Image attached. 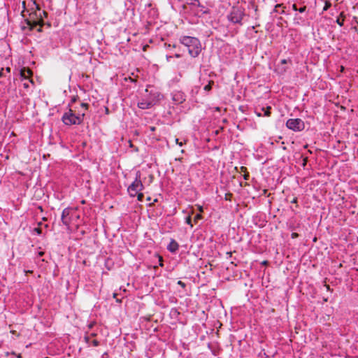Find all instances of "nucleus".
<instances>
[{"label": "nucleus", "mask_w": 358, "mask_h": 358, "mask_svg": "<svg viewBox=\"0 0 358 358\" xmlns=\"http://www.w3.org/2000/svg\"><path fill=\"white\" fill-rule=\"evenodd\" d=\"M85 114L80 111H76V108L69 104V109L65 112L62 117V122L67 126L79 125L83 123Z\"/></svg>", "instance_id": "f257e3e1"}, {"label": "nucleus", "mask_w": 358, "mask_h": 358, "mask_svg": "<svg viewBox=\"0 0 358 358\" xmlns=\"http://www.w3.org/2000/svg\"><path fill=\"white\" fill-rule=\"evenodd\" d=\"M180 42L187 48L189 54L192 57H198L201 52V42L196 37L184 36L180 37Z\"/></svg>", "instance_id": "f03ea898"}, {"label": "nucleus", "mask_w": 358, "mask_h": 358, "mask_svg": "<svg viewBox=\"0 0 358 358\" xmlns=\"http://www.w3.org/2000/svg\"><path fill=\"white\" fill-rule=\"evenodd\" d=\"M143 189V185L140 180V173L138 172L135 180L128 187L127 191L131 196L134 197Z\"/></svg>", "instance_id": "7ed1b4c3"}, {"label": "nucleus", "mask_w": 358, "mask_h": 358, "mask_svg": "<svg viewBox=\"0 0 358 358\" xmlns=\"http://www.w3.org/2000/svg\"><path fill=\"white\" fill-rule=\"evenodd\" d=\"M286 126L295 131H302L305 127L304 122L299 118L289 119L286 122Z\"/></svg>", "instance_id": "20e7f679"}, {"label": "nucleus", "mask_w": 358, "mask_h": 358, "mask_svg": "<svg viewBox=\"0 0 358 358\" xmlns=\"http://www.w3.org/2000/svg\"><path fill=\"white\" fill-rule=\"evenodd\" d=\"M244 16L243 11L240 8H233L230 14L228 15V19L234 24H241Z\"/></svg>", "instance_id": "39448f33"}, {"label": "nucleus", "mask_w": 358, "mask_h": 358, "mask_svg": "<svg viewBox=\"0 0 358 358\" xmlns=\"http://www.w3.org/2000/svg\"><path fill=\"white\" fill-rule=\"evenodd\" d=\"M162 94L160 93H157L155 96L157 100H142L138 103V107L141 109H148L152 107L156 104L157 101H158L161 99Z\"/></svg>", "instance_id": "423d86ee"}, {"label": "nucleus", "mask_w": 358, "mask_h": 358, "mask_svg": "<svg viewBox=\"0 0 358 358\" xmlns=\"http://www.w3.org/2000/svg\"><path fill=\"white\" fill-rule=\"evenodd\" d=\"M172 100L175 104H181L186 100V96L181 91H174L172 93Z\"/></svg>", "instance_id": "0eeeda50"}, {"label": "nucleus", "mask_w": 358, "mask_h": 358, "mask_svg": "<svg viewBox=\"0 0 358 358\" xmlns=\"http://www.w3.org/2000/svg\"><path fill=\"white\" fill-rule=\"evenodd\" d=\"M187 6L189 7L190 11L194 15V12L200 6V1L199 0H186L184 7L187 8Z\"/></svg>", "instance_id": "6e6552de"}, {"label": "nucleus", "mask_w": 358, "mask_h": 358, "mask_svg": "<svg viewBox=\"0 0 358 358\" xmlns=\"http://www.w3.org/2000/svg\"><path fill=\"white\" fill-rule=\"evenodd\" d=\"M70 212L71 209L69 208H66L63 210L62 213V222L66 226H69L71 222V218L69 217Z\"/></svg>", "instance_id": "1a4fd4ad"}, {"label": "nucleus", "mask_w": 358, "mask_h": 358, "mask_svg": "<svg viewBox=\"0 0 358 358\" xmlns=\"http://www.w3.org/2000/svg\"><path fill=\"white\" fill-rule=\"evenodd\" d=\"M210 10L200 3V6L194 12V15L201 17L204 14H209Z\"/></svg>", "instance_id": "9d476101"}, {"label": "nucleus", "mask_w": 358, "mask_h": 358, "mask_svg": "<svg viewBox=\"0 0 358 358\" xmlns=\"http://www.w3.org/2000/svg\"><path fill=\"white\" fill-rule=\"evenodd\" d=\"M179 249V244L174 240L171 239L167 245V250L171 253H176Z\"/></svg>", "instance_id": "9b49d317"}, {"label": "nucleus", "mask_w": 358, "mask_h": 358, "mask_svg": "<svg viewBox=\"0 0 358 358\" xmlns=\"http://www.w3.org/2000/svg\"><path fill=\"white\" fill-rule=\"evenodd\" d=\"M85 341L89 345H92L93 346H95V347L99 345V342L97 340H96V339H94V340L91 341L90 336H85Z\"/></svg>", "instance_id": "f8f14e48"}, {"label": "nucleus", "mask_w": 358, "mask_h": 358, "mask_svg": "<svg viewBox=\"0 0 358 358\" xmlns=\"http://www.w3.org/2000/svg\"><path fill=\"white\" fill-rule=\"evenodd\" d=\"M41 13H43V15H44L45 17H47V15H48V14H47V13H46L45 11L43 10V11H42L41 13H40V14H39V15H40V17H41V19H40L38 22H34V24H33V25H31V23H30V22L29 21V22H28V24H29V25H31V26H36V25H38V24H41V25H42V24H43V20H42V18H41Z\"/></svg>", "instance_id": "ddd939ff"}, {"label": "nucleus", "mask_w": 358, "mask_h": 358, "mask_svg": "<svg viewBox=\"0 0 358 358\" xmlns=\"http://www.w3.org/2000/svg\"><path fill=\"white\" fill-rule=\"evenodd\" d=\"M89 105L85 103H81L80 105V108L76 110V111H80V113H83L85 115V112L87 110Z\"/></svg>", "instance_id": "4468645a"}, {"label": "nucleus", "mask_w": 358, "mask_h": 358, "mask_svg": "<svg viewBox=\"0 0 358 358\" xmlns=\"http://www.w3.org/2000/svg\"><path fill=\"white\" fill-rule=\"evenodd\" d=\"M305 22V19L303 18L302 17L298 15L297 14H296L294 18V23L295 24H301V23H303Z\"/></svg>", "instance_id": "2eb2a0df"}, {"label": "nucleus", "mask_w": 358, "mask_h": 358, "mask_svg": "<svg viewBox=\"0 0 358 358\" xmlns=\"http://www.w3.org/2000/svg\"><path fill=\"white\" fill-rule=\"evenodd\" d=\"M336 23L340 25L341 27L343 26L344 23V15L343 13L340 14V16L336 20Z\"/></svg>", "instance_id": "dca6fc26"}, {"label": "nucleus", "mask_w": 358, "mask_h": 358, "mask_svg": "<svg viewBox=\"0 0 358 358\" xmlns=\"http://www.w3.org/2000/svg\"><path fill=\"white\" fill-rule=\"evenodd\" d=\"M271 109V108L270 106H268L266 108H262V110L264 112V115L266 116V117L270 116V115H271L270 110Z\"/></svg>", "instance_id": "f3484780"}, {"label": "nucleus", "mask_w": 358, "mask_h": 358, "mask_svg": "<svg viewBox=\"0 0 358 358\" xmlns=\"http://www.w3.org/2000/svg\"><path fill=\"white\" fill-rule=\"evenodd\" d=\"M185 222H186L187 224L190 225V227H193V224H192V218H191V216H189V215L188 217H186V221H185Z\"/></svg>", "instance_id": "a211bd4d"}, {"label": "nucleus", "mask_w": 358, "mask_h": 358, "mask_svg": "<svg viewBox=\"0 0 358 358\" xmlns=\"http://www.w3.org/2000/svg\"><path fill=\"white\" fill-rule=\"evenodd\" d=\"M137 196V199L138 201H141L143 199V193H141L140 192L136 194Z\"/></svg>", "instance_id": "6ab92c4d"}, {"label": "nucleus", "mask_w": 358, "mask_h": 358, "mask_svg": "<svg viewBox=\"0 0 358 358\" xmlns=\"http://www.w3.org/2000/svg\"><path fill=\"white\" fill-rule=\"evenodd\" d=\"M212 87H211V83L210 82L208 85H206L205 87H204V90L206 91H210L211 90Z\"/></svg>", "instance_id": "aec40b11"}, {"label": "nucleus", "mask_w": 358, "mask_h": 358, "mask_svg": "<svg viewBox=\"0 0 358 358\" xmlns=\"http://www.w3.org/2000/svg\"><path fill=\"white\" fill-rule=\"evenodd\" d=\"M282 7V4H277L275 6V8H274V12H276V13H279L280 11L278 10V8H281Z\"/></svg>", "instance_id": "412c9836"}, {"label": "nucleus", "mask_w": 358, "mask_h": 358, "mask_svg": "<svg viewBox=\"0 0 358 358\" xmlns=\"http://www.w3.org/2000/svg\"><path fill=\"white\" fill-rule=\"evenodd\" d=\"M6 74L4 72V69L2 68L1 69H0V78L6 77Z\"/></svg>", "instance_id": "4be33fe9"}, {"label": "nucleus", "mask_w": 358, "mask_h": 358, "mask_svg": "<svg viewBox=\"0 0 358 358\" xmlns=\"http://www.w3.org/2000/svg\"><path fill=\"white\" fill-rule=\"evenodd\" d=\"M200 219H201V215L200 214H196V215L194 216V222H195L196 223V222H197L199 220H200Z\"/></svg>", "instance_id": "5701e85b"}, {"label": "nucleus", "mask_w": 358, "mask_h": 358, "mask_svg": "<svg viewBox=\"0 0 358 358\" xmlns=\"http://www.w3.org/2000/svg\"><path fill=\"white\" fill-rule=\"evenodd\" d=\"M306 10V6H305L303 7H301L300 8H298V11L301 13L305 12Z\"/></svg>", "instance_id": "b1692460"}, {"label": "nucleus", "mask_w": 358, "mask_h": 358, "mask_svg": "<svg viewBox=\"0 0 358 358\" xmlns=\"http://www.w3.org/2000/svg\"><path fill=\"white\" fill-rule=\"evenodd\" d=\"M177 283H178V285H179L180 286H181L182 288H185V286H186L185 283V282H182V281H181V280H178Z\"/></svg>", "instance_id": "393cba45"}, {"label": "nucleus", "mask_w": 358, "mask_h": 358, "mask_svg": "<svg viewBox=\"0 0 358 358\" xmlns=\"http://www.w3.org/2000/svg\"><path fill=\"white\" fill-rule=\"evenodd\" d=\"M77 100V97L76 96H73L71 100V103H69V104H71V106H73V103H75Z\"/></svg>", "instance_id": "a878e982"}, {"label": "nucleus", "mask_w": 358, "mask_h": 358, "mask_svg": "<svg viewBox=\"0 0 358 358\" xmlns=\"http://www.w3.org/2000/svg\"><path fill=\"white\" fill-rule=\"evenodd\" d=\"M175 141H176V143L179 146H182V145H183V143H182V142H179L178 138H176V139H175Z\"/></svg>", "instance_id": "bb28decb"}, {"label": "nucleus", "mask_w": 358, "mask_h": 358, "mask_svg": "<svg viewBox=\"0 0 358 358\" xmlns=\"http://www.w3.org/2000/svg\"><path fill=\"white\" fill-rule=\"evenodd\" d=\"M34 231L38 234H41V229H39V228H35Z\"/></svg>", "instance_id": "cd10ccee"}, {"label": "nucleus", "mask_w": 358, "mask_h": 358, "mask_svg": "<svg viewBox=\"0 0 358 358\" xmlns=\"http://www.w3.org/2000/svg\"><path fill=\"white\" fill-rule=\"evenodd\" d=\"M20 75H21V77H22L23 78H25V79L27 78L24 71H21Z\"/></svg>", "instance_id": "c85d7f7f"}, {"label": "nucleus", "mask_w": 358, "mask_h": 358, "mask_svg": "<svg viewBox=\"0 0 358 358\" xmlns=\"http://www.w3.org/2000/svg\"><path fill=\"white\" fill-rule=\"evenodd\" d=\"M330 6H331V4H330V3H329V4H328L327 3H326L325 6L324 7V10H327V9H328V8H329Z\"/></svg>", "instance_id": "c756f323"}, {"label": "nucleus", "mask_w": 358, "mask_h": 358, "mask_svg": "<svg viewBox=\"0 0 358 358\" xmlns=\"http://www.w3.org/2000/svg\"><path fill=\"white\" fill-rule=\"evenodd\" d=\"M6 71V73H9L10 72V68L7 67L4 69V72Z\"/></svg>", "instance_id": "7c9ffc66"}, {"label": "nucleus", "mask_w": 358, "mask_h": 358, "mask_svg": "<svg viewBox=\"0 0 358 358\" xmlns=\"http://www.w3.org/2000/svg\"><path fill=\"white\" fill-rule=\"evenodd\" d=\"M152 180H153V176L150 175L149 176V183H151L152 182Z\"/></svg>", "instance_id": "2f4dec72"}, {"label": "nucleus", "mask_w": 358, "mask_h": 358, "mask_svg": "<svg viewBox=\"0 0 358 358\" xmlns=\"http://www.w3.org/2000/svg\"><path fill=\"white\" fill-rule=\"evenodd\" d=\"M292 9H293L294 10H298V8H297V6H296V4H293V5H292Z\"/></svg>", "instance_id": "473e14b6"}, {"label": "nucleus", "mask_w": 358, "mask_h": 358, "mask_svg": "<svg viewBox=\"0 0 358 358\" xmlns=\"http://www.w3.org/2000/svg\"><path fill=\"white\" fill-rule=\"evenodd\" d=\"M287 60L285 59L281 60V64H287Z\"/></svg>", "instance_id": "72a5a7b5"}, {"label": "nucleus", "mask_w": 358, "mask_h": 358, "mask_svg": "<svg viewBox=\"0 0 358 358\" xmlns=\"http://www.w3.org/2000/svg\"><path fill=\"white\" fill-rule=\"evenodd\" d=\"M307 161H308L307 158H304V159H303V166H306V163H307Z\"/></svg>", "instance_id": "f704fd0d"}, {"label": "nucleus", "mask_w": 358, "mask_h": 358, "mask_svg": "<svg viewBox=\"0 0 358 358\" xmlns=\"http://www.w3.org/2000/svg\"><path fill=\"white\" fill-rule=\"evenodd\" d=\"M159 265H160L161 266H163V264H162V257H159Z\"/></svg>", "instance_id": "c9c22d12"}, {"label": "nucleus", "mask_w": 358, "mask_h": 358, "mask_svg": "<svg viewBox=\"0 0 358 358\" xmlns=\"http://www.w3.org/2000/svg\"><path fill=\"white\" fill-rule=\"evenodd\" d=\"M159 265H160L161 266H163V264H162V257H159Z\"/></svg>", "instance_id": "e433bc0d"}, {"label": "nucleus", "mask_w": 358, "mask_h": 358, "mask_svg": "<svg viewBox=\"0 0 358 358\" xmlns=\"http://www.w3.org/2000/svg\"><path fill=\"white\" fill-rule=\"evenodd\" d=\"M174 57H176V58H180L181 57V55L180 54H176L174 55Z\"/></svg>", "instance_id": "4c0bfd02"}, {"label": "nucleus", "mask_w": 358, "mask_h": 358, "mask_svg": "<svg viewBox=\"0 0 358 358\" xmlns=\"http://www.w3.org/2000/svg\"><path fill=\"white\" fill-rule=\"evenodd\" d=\"M297 236H298V234H296V233H293V234H292V238L296 237Z\"/></svg>", "instance_id": "58836bf2"}, {"label": "nucleus", "mask_w": 358, "mask_h": 358, "mask_svg": "<svg viewBox=\"0 0 358 358\" xmlns=\"http://www.w3.org/2000/svg\"><path fill=\"white\" fill-rule=\"evenodd\" d=\"M29 87V85L27 83H24V87L27 88Z\"/></svg>", "instance_id": "ea45409f"}, {"label": "nucleus", "mask_w": 358, "mask_h": 358, "mask_svg": "<svg viewBox=\"0 0 358 358\" xmlns=\"http://www.w3.org/2000/svg\"><path fill=\"white\" fill-rule=\"evenodd\" d=\"M43 254H44V252H40L38 253L39 256H42Z\"/></svg>", "instance_id": "a19ab883"}, {"label": "nucleus", "mask_w": 358, "mask_h": 358, "mask_svg": "<svg viewBox=\"0 0 358 358\" xmlns=\"http://www.w3.org/2000/svg\"><path fill=\"white\" fill-rule=\"evenodd\" d=\"M17 358H22V356L20 354L16 355Z\"/></svg>", "instance_id": "79ce46f5"}, {"label": "nucleus", "mask_w": 358, "mask_h": 358, "mask_svg": "<svg viewBox=\"0 0 358 358\" xmlns=\"http://www.w3.org/2000/svg\"><path fill=\"white\" fill-rule=\"evenodd\" d=\"M292 203H296V199H294L293 201H292Z\"/></svg>", "instance_id": "37998d69"}, {"label": "nucleus", "mask_w": 358, "mask_h": 358, "mask_svg": "<svg viewBox=\"0 0 358 358\" xmlns=\"http://www.w3.org/2000/svg\"><path fill=\"white\" fill-rule=\"evenodd\" d=\"M10 354L13 355H17L15 352H12Z\"/></svg>", "instance_id": "c03bdc74"}, {"label": "nucleus", "mask_w": 358, "mask_h": 358, "mask_svg": "<svg viewBox=\"0 0 358 358\" xmlns=\"http://www.w3.org/2000/svg\"><path fill=\"white\" fill-rule=\"evenodd\" d=\"M172 57H173L172 56L168 57H167V59L169 60V58H172Z\"/></svg>", "instance_id": "a18cd8bd"}, {"label": "nucleus", "mask_w": 358, "mask_h": 358, "mask_svg": "<svg viewBox=\"0 0 358 358\" xmlns=\"http://www.w3.org/2000/svg\"><path fill=\"white\" fill-rule=\"evenodd\" d=\"M257 115H258V116H261V115H262V113H257Z\"/></svg>", "instance_id": "49530a36"}, {"label": "nucleus", "mask_w": 358, "mask_h": 358, "mask_svg": "<svg viewBox=\"0 0 358 358\" xmlns=\"http://www.w3.org/2000/svg\"><path fill=\"white\" fill-rule=\"evenodd\" d=\"M326 287H327V289H329V285H326Z\"/></svg>", "instance_id": "de8ad7c7"}, {"label": "nucleus", "mask_w": 358, "mask_h": 358, "mask_svg": "<svg viewBox=\"0 0 358 358\" xmlns=\"http://www.w3.org/2000/svg\"><path fill=\"white\" fill-rule=\"evenodd\" d=\"M285 13V10L282 9V11L280 12V13Z\"/></svg>", "instance_id": "09e8293b"}, {"label": "nucleus", "mask_w": 358, "mask_h": 358, "mask_svg": "<svg viewBox=\"0 0 358 358\" xmlns=\"http://www.w3.org/2000/svg\"><path fill=\"white\" fill-rule=\"evenodd\" d=\"M38 31H41V27L38 29Z\"/></svg>", "instance_id": "8fccbe9b"}, {"label": "nucleus", "mask_w": 358, "mask_h": 358, "mask_svg": "<svg viewBox=\"0 0 358 358\" xmlns=\"http://www.w3.org/2000/svg\"><path fill=\"white\" fill-rule=\"evenodd\" d=\"M95 335H96L95 334H91L92 336H95Z\"/></svg>", "instance_id": "3c124183"}, {"label": "nucleus", "mask_w": 358, "mask_h": 358, "mask_svg": "<svg viewBox=\"0 0 358 358\" xmlns=\"http://www.w3.org/2000/svg\"><path fill=\"white\" fill-rule=\"evenodd\" d=\"M147 200L150 201V197H148Z\"/></svg>", "instance_id": "603ef678"}, {"label": "nucleus", "mask_w": 358, "mask_h": 358, "mask_svg": "<svg viewBox=\"0 0 358 358\" xmlns=\"http://www.w3.org/2000/svg\"><path fill=\"white\" fill-rule=\"evenodd\" d=\"M9 354H10L9 352L6 353V356H8Z\"/></svg>", "instance_id": "864d4df0"}, {"label": "nucleus", "mask_w": 358, "mask_h": 358, "mask_svg": "<svg viewBox=\"0 0 358 358\" xmlns=\"http://www.w3.org/2000/svg\"><path fill=\"white\" fill-rule=\"evenodd\" d=\"M45 358H48V357H45Z\"/></svg>", "instance_id": "5fc2aeb1"}]
</instances>
